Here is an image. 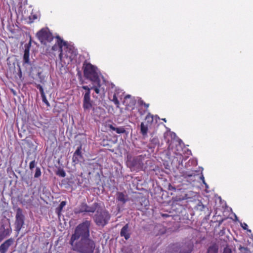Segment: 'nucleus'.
<instances>
[{"mask_svg": "<svg viewBox=\"0 0 253 253\" xmlns=\"http://www.w3.org/2000/svg\"><path fill=\"white\" fill-rule=\"evenodd\" d=\"M56 39V42L52 47L54 55L57 53L60 62L63 63L73 62L77 56V49L72 45L64 41L60 36H57Z\"/></svg>", "mask_w": 253, "mask_h": 253, "instance_id": "nucleus-1", "label": "nucleus"}, {"mask_svg": "<svg viewBox=\"0 0 253 253\" xmlns=\"http://www.w3.org/2000/svg\"><path fill=\"white\" fill-rule=\"evenodd\" d=\"M84 76L85 79L89 80L92 84V88L96 93L104 94L105 88L103 84H106L105 80L101 83L99 78L100 72L97 67L92 64H84Z\"/></svg>", "mask_w": 253, "mask_h": 253, "instance_id": "nucleus-2", "label": "nucleus"}, {"mask_svg": "<svg viewBox=\"0 0 253 253\" xmlns=\"http://www.w3.org/2000/svg\"><path fill=\"white\" fill-rule=\"evenodd\" d=\"M69 243L72 249L80 253H93L95 244L90 238L70 240Z\"/></svg>", "mask_w": 253, "mask_h": 253, "instance_id": "nucleus-3", "label": "nucleus"}, {"mask_svg": "<svg viewBox=\"0 0 253 253\" xmlns=\"http://www.w3.org/2000/svg\"><path fill=\"white\" fill-rule=\"evenodd\" d=\"M91 221L85 220L79 224L75 228L74 233L72 235L70 240H75L81 238H89V229Z\"/></svg>", "mask_w": 253, "mask_h": 253, "instance_id": "nucleus-4", "label": "nucleus"}, {"mask_svg": "<svg viewBox=\"0 0 253 253\" xmlns=\"http://www.w3.org/2000/svg\"><path fill=\"white\" fill-rule=\"evenodd\" d=\"M111 215L106 210L99 209L96 211L94 216V220L97 226L104 227L108 224Z\"/></svg>", "mask_w": 253, "mask_h": 253, "instance_id": "nucleus-5", "label": "nucleus"}, {"mask_svg": "<svg viewBox=\"0 0 253 253\" xmlns=\"http://www.w3.org/2000/svg\"><path fill=\"white\" fill-rule=\"evenodd\" d=\"M82 88L85 90L84 93L83 94V108L84 111H89L92 109L95 110V108L93 106V102L90 98L91 90L93 89L92 87L87 85H83Z\"/></svg>", "mask_w": 253, "mask_h": 253, "instance_id": "nucleus-6", "label": "nucleus"}, {"mask_svg": "<svg viewBox=\"0 0 253 253\" xmlns=\"http://www.w3.org/2000/svg\"><path fill=\"white\" fill-rule=\"evenodd\" d=\"M37 37L42 43L44 44L50 42L53 39L52 33L47 28H42L37 33Z\"/></svg>", "mask_w": 253, "mask_h": 253, "instance_id": "nucleus-7", "label": "nucleus"}, {"mask_svg": "<svg viewBox=\"0 0 253 253\" xmlns=\"http://www.w3.org/2000/svg\"><path fill=\"white\" fill-rule=\"evenodd\" d=\"M12 232V229L9 219L2 221L0 226V242L9 236Z\"/></svg>", "mask_w": 253, "mask_h": 253, "instance_id": "nucleus-8", "label": "nucleus"}, {"mask_svg": "<svg viewBox=\"0 0 253 253\" xmlns=\"http://www.w3.org/2000/svg\"><path fill=\"white\" fill-rule=\"evenodd\" d=\"M25 216L23 213L22 210L19 208L16 209L15 215V230L19 233L24 224Z\"/></svg>", "mask_w": 253, "mask_h": 253, "instance_id": "nucleus-9", "label": "nucleus"}, {"mask_svg": "<svg viewBox=\"0 0 253 253\" xmlns=\"http://www.w3.org/2000/svg\"><path fill=\"white\" fill-rule=\"evenodd\" d=\"M145 155H143L134 157L131 161L129 162L130 167L137 169H143L144 168H145Z\"/></svg>", "mask_w": 253, "mask_h": 253, "instance_id": "nucleus-10", "label": "nucleus"}, {"mask_svg": "<svg viewBox=\"0 0 253 253\" xmlns=\"http://www.w3.org/2000/svg\"><path fill=\"white\" fill-rule=\"evenodd\" d=\"M172 246L173 248H176L175 250L173 251L174 252H178L179 253H189L192 251L193 245L192 242L189 241L180 247L178 244H173Z\"/></svg>", "mask_w": 253, "mask_h": 253, "instance_id": "nucleus-11", "label": "nucleus"}, {"mask_svg": "<svg viewBox=\"0 0 253 253\" xmlns=\"http://www.w3.org/2000/svg\"><path fill=\"white\" fill-rule=\"evenodd\" d=\"M108 85L111 86V87L113 89L114 87H115V93L113 95V96H111V95H110L109 98L110 100L113 101L114 104L117 105V106H119L120 104V102L118 100V98L122 99L123 94L124 93L122 92V90L120 88H117L115 86V85L113 83H109Z\"/></svg>", "mask_w": 253, "mask_h": 253, "instance_id": "nucleus-12", "label": "nucleus"}, {"mask_svg": "<svg viewBox=\"0 0 253 253\" xmlns=\"http://www.w3.org/2000/svg\"><path fill=\"white\" fill-rule=\"evenodd\" d=\"M14 242L13 238H10L4 241L0 246V253H6L8 248Z\"/></svg>", "mask_w": 253, "mask_h": 253, "instance_id": "nucleus-13", "label": "nucleus"}, {"mask_svg": "<svg viewBox=\"0 0 253 253\" xmlns=\"http://www.w3.org/2000/svg\"><path fill=\"white\" fill-rule=\"evenodd\" d=\"M130 230L128 224H126L121 229L120 235L124 237L126 240H128L130 237Z\"/></svg>", "mask_w": 253, "mask_h": 253, "instance_id": "nucleus-14", "label": "nucleus"}, {"mask_svg": "<svg viewBox=\"0 0 253 253\" xmlns=\"http://www.w3.org/2000/svg\"><path fill=\"white\" fill-rule=\"evenodd\" d=\"M31 45V42L30 41L28 44L25 45L24 53L23 55V60L24 63H29V56H30V48Z\"/></svg>", "mask_w": 253, "mask_h": 253, "instance_id": "nucleus-15", "label": "nucleus"}, {"mask_svg": "<svg viewBox=\"0 0 253 253\" xmlns=\"http://www.w3.org/2000/svg\"><path fill=\"white\" fill-rule=\"evenodd\" d=\"M82 146H80L77 148L76 151L73 154L72 160L75 164H78L80 160L79 158H82L83 157L82 154Z\"/></svg>", "mask_w": 253, "mask_h": 253, "instance_id": "nucleus-16", "label": "nucleus"}, {"mask_svg": "<svg viewBox=\"0 0 253 253\" xmlns=\"http://www.w3.org/2000/svg\"><path fill=\"white\" fill-rule=\"evenodd\" d=\"M159 140L158 137H155L151 138L147 145L149 149L153 150L157 146H159Z\"/></svg>", "mask_w": 253, "mask_h": 253, "instance_id": "nucleus-17", "label": "nucleus"}, {"mask_svg": "<svg viewBox=\"0 0 253 253\" xmlns=\"http://www.w3.org/2000/svg\"><path fill=\"white\" fill-rule=\"evenodd\" d=\"M87 208V205L85 203H83L75 209L74 212L76 214L86 212Z\"/></svg>", "mask_w": 253, "mask_h": 253, "instance_id": "nucleus-18", "label": "nucleus"}, {"mask_svg": "<svg viewBox=\"0 0 253 253\" xmlns=\"http://www.w3.org/2000/svg\"><path fill=\"white\" fill-rule=\"evenodd\" d=\"M117 200L122 204H125L128 200V196L122 192H118L117 193Z\"/></svg>", "mask_w": 253, "mask_h": 253, "instance_id": "nucleus-19", "label": "nucleus"}, {"mask_svg": "<svg viewBox=\"0 0 253 253\" xmlns=\"http://www.w3.org/2000/svg\"><path fill=\"white\" fill-rule=\"evenodd\" d=\"M98 207L99 204L97 203H94L91 206L87 205L86 212L94 213L95 211L96 212V211L99 209L98 208Z\"/></svg>", "mask_w": 253, "mask_h": 253, "instance_id": "nucleus-20", "label": "nucleus"}, {"mask_svg": "<svg viewBox=\"0 0 253 253\" xmlns=\"http://www.w3.org/2000/svg\"><path fill=\"white\" fill-rule=\"evenodd\" d=\"M108 127L112 130L115 131L118 134L124 133L126 130L123 126L115 127L112 125H109Z\"/></svg>", "mask_w": 253, "mask_h": 253, "instance_id": "nucleus-21", "label": "nucleus"}, {"mask_svg": "<svg viewBox=\"0 0 253 253\" xmlns=\"http://www.w3.org/2000/svg\"><path fill=\"white\" fill-rule=\"evenodd\" d=\"M218 246L216 244L211 245L208 249L207 253H217Z\"/></svg>", "mask_w": 253, "mask_h": 253, "instance_id": "nucleus-22", "label": "nucleus"}, {"mask_svg": "<svg viewBox=\"0 0 253 253\" xmlns=\"http://www.w3.org/2000/svg\"><path fill=\"white\" fill-rule=\"evenodd\" d=\"M180 173H181L182 176H183L185 178H187V177L192 178L191 179L193 180H194V179H193V178L196 175L195 173L188 172V171H182L181 172H180Z\"/></svg>", "mask_w": 253, "mask_h": 253, "instance_id": "nucleus-23", "label": "nucleus"}, {"mask_svg": "<svg viewBox=\"0 0 253 253\" xmlns=\"http://www.w3.org/2000/svg\"><path fill=\"white\" fill-rule=\"evenodd\" d=\"M140 130L141 133L143 136H145L147 134L148 132V126L145 125L144 123H141L140 125Z\"/></svg>", "mask_w": 253, "mask_h": 253, "instance_id": "nucleus-24", "label": "nucleus"}, {"mask_svg": "<svg viewBox=\"0 0 253 253\" xmlns=\"http://www.w3.org/2000/svg\"><path fill=\"white\" fill-rule=\"evenodd\" d=\"M66 205V201H62L59 206L57 208V211H58V213H59V212H60L63 208L65 206V205Z\"/></svg>", "mask_w": 253, "mask_h": 253, "instance_id": "nucleus-25", "label": "nucleus"}, {"mask_svg": "<svg viewBox=\"0 0 253 253\" xmlns=\"http://www.w3.org/2000/svg\"><path fill=\"white\" fill-rule=\"evenodd\" d=\"M17 70H18L17 76L19 78V79L20 80H22V79L23 78L22 77V71H21V67L20 65V64H17Z\"/></svg>", "mask_w": 253, "mask_h": 253, "instance_id": "nucleus-26", "label": "nucleus"}, {"mask_svg": "<svg viewBox=\"0 0 253 253\" xmlns=\"http://www.w3.org/2000/svg\"><path fill=\"white\" fill-rule=\"evenodd\" d=\"M41 175V169L39 167H37L36 169L35 173L34 174V177L35 178H38Z\"/></svg>", "mask_w": 253, "mask_h": 253, "instance_id": "nucleus-27", "label": "nucleus"}, {"mask_svg": "<svg viewBox=\"0 0 253 253\" xmlns=\"http://www.w3.org/2000/svg\"><path fill=\"white\" fill-rule=\"evenodd\" d=\"M197 209L200 211H203L205 209V206L201 201H199L197 204Z\"/></svg>", "mask_w": 253, "mask_h": 253, "instance_id": "nucleus-28", "label": "nucleus"}, {"mask_svg": "<svg viewBox=\"0 0 253 253\" xmlns=\"http://www.w3.org/2000/svg\"><path fill=\"white\" fill-rule=\"evenodd\" d=\"M36 165L37 162L35 161V160L31 161L29 165V168L30 170H33V169L36 167Z\"/></svg>", "mask_w": 253, "mask_h": 253, "instance_id": "nucleus-29", "label": "nucleus"}, {"mask_svg": "<svg viewBox=\"0 0 253 253\" xmlns=\"http://www.w3.org/2000/svg\"><path fill=\"white\" fill-rule=\"evenodd\" d=\"M41 97L42 98V101L44 103H45L47 106H49V103L48 101H47V100L46 99V96H45V94H42L41 95Z\"/></svg>", "mask_w": 253, "mask_h": 253, "instance_id": "nucleus-30", "label": "nucleus"}, {"mask_svg": "<svg viewBox=\"0 0 253 253\" xmlns=\"http://www.w3.org/2000/svg\"><path fill=\"white\" fill-rule=\"evenodd\" d=\"M57 174L62 177H64L66 176V173L63 169L59 170Z\"/></svg>", "mask_w": 253, "mask_h": 253, "instance_id": "nucleus-31", "label": "nucleus"}, {"mask_svg": "<svg viewBox=\"0 0 253 253\" xmlns=\"http://www.w3.org/2000/svg\"><path fill=\"white\" fill-rule=\"evenodd\" d=\"M36 86H37V88L38 89H39V90H40V93H41V95H42V94H44V91H43V87H42V86L41 85H40V84H37Z\"/></svg>", "mask_w": 253, "mask_h": 253, "instance_id": "nucleus-32", "label": "nucleus"}, {"mask_svg": "<svg viewBox=\"0 0 253 253\" xmlns=\"http://www.w3.org/2000/svg\"><path fill=\"white\" fill-rule=\"evenodd\" d=\"M146 120H148V121H151V122H152L153 120V116L151 115L150 113H149L146 117Z\"/></svg>", "mask_w": 253, "mask_h": 253, "instance_id": "nucleus-33", "label": "nucleus"}, {"mask_svg": "<svg viewBox=\"0 0 253 253\" xmlns=\"http://www.w3.org/2000/svg\"><path fill=\"white\" fill-rule=\"evenodd\" d=\"M37 18V16L36 15H33L29 16V19L31 22H33L34 20Z\"/></svg>", "mask_w": 253, "mask_h": 253, "instance_id": "nucleus-34", "label": "nucleus"}, {"mask_svg": "<svg viewBox=\"0 0 253 253\" xmlns=\"http://www.w3.org/2000/svg\"><path fill=\"white\" fill-rule=\"evenodd\" d=\"M231 250L230 248L226 247L224 248L223 253H231Z\"/></svg>", "mask_w": 253, "mask_h": 253, "instance_id": "nucleus-35", "label": "nucleus"}, {"mask_svg": "<svg viewBox=\"0 0 253 253\" xmlns=\"http://www.w3.org/2000/svg\"><path fill=\"white\" fill-rule=\"evenodd\" d=\"M32 202V200L31 199L28 200L27 201H25V200H22L21 203L23 205H25L26 204H30Z\"/></svg>", "mask_w": 253, "mask_h": 253, "instance_id": "nucleus-36", "label": "nucleus"}, {"mask_svg": "<svg viewBox=\"0 0 253 253\" xmlns=\"http://www.w3.org/2000/svg\"><path fill=\"white\" fill-rule=\"evenodd\" d=\"M241 226L242 227V228L244 229H247V227H248V225L245 223H241Z\"/></svg>", "mask_w": 253, "mask_h": 253, "instance_id": "nucleus-37", "label": "nucleus"}, {"mask_svg": "<svg viewBox=\"0 0 253 253\" xmlns=\"http://www.w3.org/2000/svg\"><path fill=\"white\" fill-rule=\"evenodd\" d=\"M200 178H201V179L202 180L203 182L205 184L206 187L207 188H208V186L207 184H206V183L205 182V179H204V176H203V175H202V176L200 177Z\"/></svg>", "mask_w": 253, "mask_h": 253, "instance_id": "nucleus-38", "label": "nucleus"}, {"mask_svg": "<svg viewBox=\"0 0 253 253\" xmlns=\"http://www.w3.org/2000/svg\"><path fill=\"white\" fill-rule=\"evenodd\" d=\"M179 156V164H182V162H183V159H182L183 156L181 154H180Z\"/></svg>", "mask_w": 253, "mask_h": 253, "instance_id": "nucleus-39", "label": "nucleus"}, {"mask_svg": "<svg viewBox=\"0 0 253 253\" xmlns=\"http://www.w3.org/2000/svg\"><path fill=\"white\" fill-rule=\"evenodd\" d=\"M141 103L142 104H143L146 108H147L149 107V104H146L143 102L142 101H141Z\"/></svg>", "mask_w": 253, "mask_h": 253, "instance_id": "nucleus-40", "label": "nucleus"}, {"mask_svg": "<svg viewBox=\"0 0 253 253\" xmlns=\"http://www.w3.org/2000/svg\"><path fill=\"white\" fill-rule=\"evenodd\" d=\"M122 253H133L131 250L123 251Z\"/></svg>", "mask_w": 253, "mask_h": 253, "instance_id": "nucleus-41", "label": "nucleus"}, {"mask_svg": "<svg viewBox=\"0 0 253 253\" xmlns=\"http://www.w3.org/2000/svg\"><path fill=\"white\" fill-rule=\"evenodd\" d=\"M131 97L130 95H126L125 97V99L126 100L128 98H130V97Z\"/></svg>", "mask_w": 253, "mask_h": 253, "instance_id": "nucleus-42", "label": "nucleus"}, {"mask_svg": "<svg viewBox=\"0 0 253 253\" xmlns=\"http://www.w3.org/2000/svg\"><path fill=\"white\" fill-rule=\"evenodd\" d=\"M83 63L86 64V63H89V62H88L86 60H85V61H84V63Z\"/></svg>", "mask_w": 253, "mask_h": 253, "instance_id": "nucleus-43", "label": "nucleus"}, {"mask_svg": "<svg viewBox=\"0 0 253 253\" xmlns=\"http://www.w3.org/2000/svg\"><path fill=\"white\" fill-rule=\"evenodd\" d=\"M12 92L13 93V94H14V95H15V94H16L15 91L13 89H12Z\"/></svg>", "mask_w": 253, "mask_h": 253, "instance_id": "nucleus-44", "label": "nucleus"}, {"mask_svg": "<svg viewBox=\"0 0 253 253\" xmlns=\"http://www.w3.org/2000/svg\"><path fill=\"white\" fill-rule=\"evenodd\" d=\"M234 215H235V220H238V217H237V216H236V215H235V214Z\"/></svg>", "mask_w": 253, "mask_h": 253, "instance_id": "nucleus-45", "label": "nucleus"}, {"mask_svg": "<svg viewBox=\"0 0 253 253\" xmlns=\"http://www.w3.org/2000/svg\"><path fill=\"white\" fill-rule=\"evenodd\" d=\"M84 83H85V82H84V81H81V84H84Z\"/></svg>", "mask_w": 253, "mask_h": 253, "instance_id": "nucleus-46", "label": "nucleus"}, {"mask_svg": "<svg viewBox=\"0 0 253 253\" xmlns=\"http://www.w3.org/2000/svg\"><path fill=\"white\" fill-rule=\"evenodd\" d=\"M163 120L165 122H166V119H163Z\"/></svg>", "mask_w": 253, "mask_h": 253, "instance_id": "nucleus-47", "label": "nucleus"}, {"mask_svg": "<svg viewBox=\"0 0 253 253\" xmlns=\"http://www.w3.org/2000/svg\"><path fill=\"white\" fill-rule=\"evenodd\" d=\"M25 197H28V196L27 195H25Z\"/></svg>", "mask_w": 253, "mask_h": 253, "instance_id": "nucleus-48", "label": "nucleus"}, {"mask_svg": "<svg viewBox=\"0 0 253 253\" xmlns=\"http://www.w3.org/2000/svg\"><path fill=\"white\" fill-rule=\"evenodd\" d=\"M163 216H167V215H166V214H163Z\"/></svg>", "mask_w": 253, "mask_h": 253, "instance_id": "nucleus-49", "label": "nucleus"}, {"mask_svg": "<svg viewBox=\"0 0 253 253\" xmlns=\"http://www.w3.org/2000/svg\"><path fill=\"white\" fill-rule=\"evenodd\" d=\"M74 253L70 252V253Z\"/></svg>", "mask_w": 253, "mask_h": 253, "instance_id": "nucleus-50", "label": "nucleus"}]
</instances>
